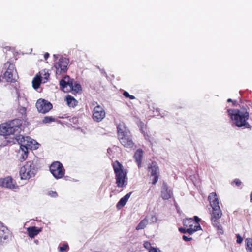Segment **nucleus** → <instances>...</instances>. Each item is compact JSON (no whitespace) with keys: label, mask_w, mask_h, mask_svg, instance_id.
Segmentation results:
<instances>
[{"label":"nucleus","mask_w":252,"mask_h":252,"mask_svg":"<svg viewBox=\"0 0 252 252\" xmlns=\"http://www.w3.org/2000/svg\"><path fill=\"white\" fill-rule=\"evenodd\" d=\"M249 109L246 106L240 109H228L227 112L236 126L251 130L252 126L248 122L250 118Z\"/></svg>","instance_id":"1"},{"label":"nucleus","mask_w":252,"mask_h":252,"mask_svg":"<svg viewBox=\"0 0 252 252\" xmlns=\"http://www.w3.org/2000/svg\"><path fill=\"white\" fill-rule=\"evenodd\" d=\"M112 166L115 174L116 184L118 188H124L127 184V171L118 161L112 162Z\"/></svg>","instance_id":"2"},{"label":"nucleus","mask_w":252,"mask_h":252,"mask_svg":"<svg viewBox=\"0 0 252 252\" xmlns=\"http://www.w3.org/2000/svg\"><path fill=\"white\" fill-rule=\"evenodd\" d=\"M22 125V121L18 119L2 123L0 125V135L6 137L20 133Z\"/></svg>","instance_id":"3"},{"label":"nucleus","mask_w":252,"mask_h":252,"mask_svg":"<svg viewBox=\"0 0 252 252\" xmlns=\"http://www.w3.org/2000/svg\"><path fill=\"white\" fill-rule=\"evenodd\" d=\"M37 161L32 160L28 161L20 169L19 174L21 180H29L34 177L38 172Z\"/></svg>","instance_id":"4"},{"label":"nucleus","mask_w":252,"mask_h":252,"mask_svg":"<svg viewBox=\"0 0 252 252\" xmlns=\"http://www.w3.org/2000/svg\"><path fill=\"white\" fill-rule=\"evenodd\" d=\"M69 80V76H66L60 81V85L63 91H72L75 93H78L81 91L82 87L79 83Z\"/></svg>","instance_id":"5"},{"label":"nucleus","mask_w":252,"mask_h":252,"mask_svg":"<svg viewBox=\"0 0 252 252\" xmlns=\"http://www.w3.org/2000/svg\"><path fill=\"white\" fill-rule=\"evenodd\" d=\"M212 212L211 213V220L212 225L216 227L218 231V233L222 234L223 230L221 225L219 222V219L221 217L222 213L219 206L212 207Z\"/></svg>","instance_id":"6"},{"label":"nucleus","mask_w":252,"mask_h":252,"mask_svg":"<svg viewBox=\"0 0 252 252\" xmlns=\"http://www.w3.org/2000/svg\"><path fill=\"white\" fill-rule=\"evenodd\" d=\"M15 138L21 146L27 148V149L35 150L38 148V143L29 136L19 135Z\"/></svg>","instance_id":"7"},{"label":"nucleus","mask_w":252,"mask_h":252,"mask_svg":"<svg viewBox=\"0 0 252 252\" xmlns=\"http://www.w3.org/2000/svg\"><path fill=\"white\" fill-rule=\"evenodd\" d=\"M50 171L56 179L63 178L65 171L63 164L59 161L53 162L50 166Z\"/></svg>","instance_id":"8"},{"label":"nucleus","mask_w":252,"mask_h":252,"mask_svg":"<svg viewBox=\"0 0 252 252\" xmlns=\"http://www.w3.org/2000/svg\"><path fill=\"white\" fill-rule=\"evenodd\" d=\"M4 66L6 70L4 73L3 78L8 82H14L16 81L15 77L17 73L15 65L8 62L4 64Z\"/></svg>","instance_id":"9"},{"label":"nucleus","mask_w":252,"mask_h":252,"mask_svg":"<svg viewBox=\"0 0 252 252\" xmlns=\"http://www.w3.org/2000/svg\"><path fill=\"white\" fill-rule=\"evenodd\" d=\"M69 63V60L66 58L62 57L58 62L54 63L56 74L62 75L65 74L68 69L67 66Z\"/></svg>","instance_id":"10"},{"label":"nucleus","mask_w":252,"mask_h":252,"mask_svg":"<svg viewBox=\"0 0 252 252\" xmlns=\"http://www.w3.org/2000/svg\"><path fill=\"white\" fill-rule=\"evenodd\" d=\"M194 220L191 218H186L183 220V225L187 228H191L193 230L194 232L199 230L201 229L199 221L200 220V218L197 216L194 217Z\"/></svg>","instance_id":"11"},{"label":"nucleus","mask_w":252,"mask_h":252,"mask_svg":"<svg viewBox=\"0 0 252 252\" xmlns=\"http://www.w3.org/2000/svg\"><path fill=\"white\" fill-rule=\"evenodd\" d=\"M96 104L93 110L92 118L93 119L97 122L101 121L106 115L105 111L104 108L100 105L98 104L97 102H94L93 105Z\"/></svg>","instance_id":"12"},{"label":"nucleus","mask_w":252,"mask_h":252,"mask_svg":"<svg viewBox=\"0 0 252 252\" xmlns=\"http://www.w3.org/2000/svg\"><path fill=\"white\" fill-rule=\"evenodd\" d=\"M147 169L150 173L151 176L153 177L152 184L155 185L158 182L160 176L159 167L156 162L153 161L148 164Z\"/></svg>","instance_id":"13"},{"label":"nucleus","mask_w":252,"mask_h":252,"mask_svg":"<svg viewBox=\"0 0 252 252\" xmlns=\"http://www.w3.org/2000/svg\"><path fill=\"white\" fill-rule=\"evenodd\" d=\"M36 107L39 112L45 114L52 108V104L44 99H39L36 103Z\"/></svg>","instance_id":"14"},{"label":"nucleus","mask_w":252,"mask_h":252,"mask_svg":"<svg viewBox=\"0 0 252 252\" xmlns=\"http://www.w3.org/2000/svg\"><path fill=\"white\" fill-rule=\"evenodd\" d=\"M118 139L121 144L126 148H132L134 147V143L132 140V135L131 133H129L126 135L118 138Z\"/></svg>","instance_id":"15"},{"label":"nucleus","mask_w":252,"mask_h":252,"mask_svg":"<svg viewBox=\"0 0 252 252\" xmlns=\"http://www.w3.org/2000/svg\"><path fill=\"white\" fill-rule=\"evenodd\" d=\"M0 186L11 189L16 188V182L11 176L0 178Z\"/></svg>","instance_id":"16"},{"label":"nucleus","mask_w":252,"mask_h":252,"mask_svg":"<svg viewBox=\"0 0 252 252\" xmlns=\"http://www.w3.org/2000/svg\"><path fill=\"white\" fill-rule=\"evenodd\" d=\"M11 237V233L7 227L3 225L0 222V241L4 242L8 241Z\"/></svg>","instance_id":"17"},{"label":"nucleus","mask_w":252,"mask_h":252,"mask_svg":"<svg viewBox=\"0 0 252 252\" xmlns=\"http://www.w3.org/2000/svg\"><path fill=\"white\" fill-rule=\"evenodd\" d=\"M118 138L129 133H130L129 130L123 122H120L117 126Z\"/></svg>","instance_id":"18"},{"label":"nucleus","mask_w":252,"mask_h":252,"mask_svg":"<svg viewBox=\"0 0 252 252\" xmlns=\"http://www.w3.org/2000/svg\"><path fill=\"white\" fill-rule=\"evenodd\" d=\"M172 193L169 189L166 183H163L161 191V196L164 200H168L171 198Z\"/></svg>","instance_id":"19"},{"label":"nucleus","mask_w":252,"mask_h":252,"mask_svg":"<svg viewBox=\"0 0 252 252\" xmlns=\"http://www.w3.org/2000/svg\"><path fill=\"white\" fill-rule=\"evenodd\" d=\"M143 156V151L142 149H139L136 150L134 155V158L139 168L141 167L142 160Z\"/></svg>","instance_id":"20"},{"label":"nucleus","mask_w":252,"mask_h":252,"mask_svg":"<svg viewBox=\"0 0 252 252\" xmlns=\"http://www.w3.org/2000/svg\"><path fill=\"white\" fill-rule=\"evenodd\" d=\"M208 199L212 207L219 206V199L215 192L211 193L208 196Z\"/></svg>","instance_id":"21"},{"label":"nucleus","mask_w":252,"mask_h":252,"mask_svg":"<svg viewBox=\"0 0 252 252\" xmlns=\"http://www.w3.org/2000/svg\"><path fill=\"white\" fill-rule=\"evenodd\" d=\"M131 193L132 192H129L121 198L116 205V207L118 209H121L126 204Z\"/></svg>","instance_id":"22"},{"label":"nucleus","mask_w":252,"mask_h":252,"mask_svg":"<svg viewBox=\"0 0 252 252\" xmlns=\"http://www.w3.org/2000/svg\"><path fill=\"white\" fill-rule=\"evenodd\" d=\"M41 231V229L40 228H38L35 226L29 227L27 228L28 235L30 238H34Z\"/></svg>","instance_id":"23"},{"label":"nucleus","mask_w":252,"mask_h":252,"mask_svg":"<svg viewBox=\"0 0 252 252\" xmlns=\"http://www.w3.org/2000/svg\"><path fill=\"white\" fill-rule=\"evenodd\" d=\"M65 101L66 102L67 105L69 107L74 108L77 105L78 103L77 101L74 98V97L69 94L66 96Z\"/></svg>","instance_id":"24"},{"label":"nucleus","mask_w":252,"mask_h":252,"mask_svg":"<svg viewBox=\"0 0 252 252\" xmlns=\"http://www.w3.org/2000/svg\"><path fill=\"white\" fill-rule=\"evenodd\" d=\"M41 82L43 83V80H42L41 76L37 74L32 80V83L33 88L34 89H37L39 88Z\"/></svg>","instance_id":"25"},{"label":"nucleus","mask_w":252,"mask_h":252,"mask_svg":"<svg viewBox=\"0 0 252 252\" xmlns=\"http://www.w3.org/2000/svg\"><path fill=\"white\" fill-rule=\"evenodd\" d=\"M19 153L21 154V156L20 157V159L24 161L26 160L28 157V149H27V148L23 147L20 145V150L19 151Z\"/></svg>","instance_id":"26"},{"label":"nucleus","mask_w":252,"mask_h":252,"mask_svg":"<svg viewBox=\"0 0 252 252\" xmlns=\"http://www.w3.org/2000/svg\"><path fill=\"white\" fill-rule=\"evenodd\" d=\"M40 75L41 77L42 80H43V83L47 82L49 78L50 74L48 72H46L45 70H42L39 72Z\"/></svg>","instance_id":"27"},{"label":"nucleus","mask_w":252,"mask_h":252,"mask_svg":"<svg viewBox=\"0 0 252 252\" xmlns=\"http://www.w3.org/2000/svg\"><path fill=\"white\" fill-rule=\"evenodd\" d=\"M247 252H252V239L247 238L245 240Z\"/></svg>","instance_id":"28"},{"label":"nucleus","mask_w":252,"mask_h":252,"mask_svg":"<svg viewBox=\"0 0 252 252\" xmlns=\"http://www.w3.org/2000/svg\"><path fill=\"white\" fill-rule=\"evenodd\" d=\"M148 220L146 218H144L141 220L140 223L136 227L137 230L143 229L145 228L146 225L148 224Z\"/></svg>","instance_id":"29"},{"label":"nucleus","mask_w":252,"mask_h":252,"mask_svg":"<svg viewBox=\"0 0 252 252\" xmlns=\"http://www.w3.org/2000/svg\"><path fill=\"white\" fill-rule=\"evenodd\" d=\"M179 230L180 232L182 233H188L190 235L194 233V230L191 228H179Z\"/></svg>","instance_id":"30"},{"label":"nucleus","mask_w":252,"mask_h":252,"mask_svg":"<svg viewBox=\"0 0 252 252\" xmlns=\"http://www.w3.org/2000/svg\"><path fill=\"white\" fill-rule=\"evenodd\" d=\"M16 94L17 95V100L18 101L19 105H21V101L26 102L27 99L24 97H22L20 95V93L18 90H16Z\"/></svg>","instance_id":"31"},{"label":"nucleus","mask_w":252,"mask_h":252,"mask_svg":"<svg viewBox=\"0 0 252 252\" xmlns=\"http://www.w3.org/2000/svg\"><path fill=\"white\" fill-rule=\"evenodd\" d=\"M55 118L52 117H48L46 116L44 118L43 120V122L44 123H48L54 121Z\"/></svg>","instance_id":"32"},{"label":"nucleus","mask_w":252,"mask_h":252,"mask_svg":"<svg viewBox=\"0 0 252 252\" xmlns=\"http://www.w3.org/2000/svg\"><path fill=\"white\" fill-rule=\"evenodd\" d=\"M69 249L68 245L67 244H63L62 246L59 247L60 252H64Z\"/></svg>","instance_id":"33"},{"label":"nucleus","mask_w":252,"mask_h":252,"mask_svg":"<svg viewBox=\"0 0 252 252\" xmlns=\"http://www.w3.org/2000/svg\"><path fill=\"white\" fill-rule=\"evenodd\" d=\"M144 247L149 251L150 249H152L153 247L151 246V243L149 241H145L144 243Z\"/></svg>","instance_id":"34"},{"label":"nucleus","mask_w":252,"mask_h":252,"mask_svg":"<svg viewBox=\"0 0 252 252\" xmlns=\"http://www.w3.org/2000/svg\"><path fill=\"white\" fill-rule=\"evenodd\" d=\"M232 184H235L236 186L240 187L242 185V182L239 179H235L233 181Z\"/></svg>","instance_id":"35"},{"label":"nucleus","mask_w":252,"mask_h":252,"mask_svg":"<svg viewBox=\"0 0 252 252\" xmlns=\"http://www.w3.org/2000/svg\"><path fill=\"white\" fill-rule=\"evenodd\" d=\"M237 240L236 242L238 244H241L243 241V238L240 234H238L236 235Z\"/></svg>","instance_id":"36"},{"label":"nucleus","mask_w":252,"mask_h":252,"mask_svg":"<svg viewBox=\"0 0 252 252\" xmlns=\"http://www.w3.org/2000/svg\"><path fill=\"white\" fill-rule=\"evenodd\" d=\"M141 132H142V133L143 134L144 137H145V138L150 141V136L148 135V133L147 132H145L143 130L141 129Z\"/></svg>","instance_id":"37"},{"label":"nucleus","mask_w":252,"mask_h":252,"mask_svg":"<svg viewBox=\"0 0 252 252\" xmlns=\"http://www.w3.org/2000/svg\"><path fill=\"white\" fill-rule=\"evenodd\" d=\"M48 194L52 197H56L58 196L57 193L55 191H49Z\"/></svg>","instance_id":"38"},{"label":"nucleus","mask_w":252,"mask_h":252,"mask_svg":"<svg viewBox=\"0 0 252 252\" xmlns=\"http://www.w3.org/2000/svg\"><path fill=\"white\" fill-rule=\"evenodd\" d=\"M149 252H161V251L158 248L153 247L150 249Z\"/></svg>","instance_id":"39"},{"label":"nucleus","mask_w":252,"mask_h":252,"mask_svg":"<svg viewBox=\"0 0 252 252\" xmlns=\"http://www.w3.org/2000/svg\"><path fill=\"white\" fill-rule=\"evenodd\" d=\"M227 102L228 103L232 102V106H236L237 104V101L236 100H232L231 98H229L227 99Z\"/></svg>","instance_id":"40"},{"label":"nucleus","mask_w":252,"mask_h":252,"mask_svg":"<svg viewBox=\"0 0 252 252\" xmlns=\"http://www.w3.org/2000/svg\"><path fill=\"white\" fill-rule=\"evenodd\" d=\"M183 239L185 241H190L191 240H192V238L191 237H188L186 235H183Z\"/></svg>","instance_id":"41"},{"label":"nucleus","mask_w":252,"mask_h":252,"mask_svg":"<svg viewBox=\"0 0 252 252\" xmlns=\"http://www.w3.org/2000/svg\"><path fill=\"white\" fill-rule=\"evenodd\" d=\"M129 94L127 91H124L123 93V95L126 98H128L129 97Z\"/></svg>","instance_id":"42"},{"label":"nucleus","mask_w":252,"mask_h":252,"mask_svg":"<svg viewBox=\"0 0 252 252\" xmlns=\"http://www.w3.org/2000/svg\"><path fill=\"white\" fill-rule=\"evenodd\" d=\"M44 59L45 60H47L48 58V57H49V54L48 53H46L44 54Z\"/></svg>","instance_id":"43"},{"label":"nucleus","mask_w":252,"mask_h":252,"mask_svg":"<svg viewBox=\"0 0 252 252\" xmlns=\"http://www.w3.org/2000/svg\"><path fill=\"white\" fill-rule=\"evenodd\" d=\"M128 98L131 100L135 99V96L134 95H129V97Z\"/></svg>","instance_id":"44"},{"label":"nucleus","mask_w":252,"mask_h":252,"mask_svg":"<svg viewBox=\"0 0 252 252\" xmlns=\"http://www.w3.org/2000/svg\"><path fill=\"white\" fill-rule=\"evenodd\" d=\"M250 202L252 203V191L250 194Z\"/></svg>","instance_id":"45"},{"label":"nucleus","mask_w":252,"mask_h":252,"mask_svg":"<svg viewBox=\"0 0 252 252\" xmlns=\"http://www.w3.org/2000/svg\"><path fill=\"white\" fill-rule=\"evenodd\" d=\"M22 110H23V111L25 112V111H26V108H25V107H23L22 108Z\"/></svg>","instance_id":"46"}]
</instances>
